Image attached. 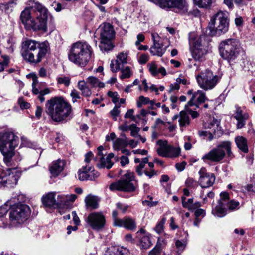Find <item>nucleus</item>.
I'll return each instance as SVG.
<instances>
[{
  "mask_svg": "<svg viewBox=\"0 0 255 255\" xmlns=\"http://www.w3.org/2000/svg\"><path fill=\"white\" fill-rule=\"evenodd\" d=\"M70 96L72 97L73 103H75L77 101V99L81 98L79 92L76 89H73L71 91Z\"/></svg>",
  "mask_w": 255,
  "mask_h": 255,
  "instance_id": "obj_54",
  "label": "nucleus"
},
{
  "mask_svg": "<svg viewBox=\"0 0 255 255\" xmlns=\"http://www.w3.org/2000/svg\"><path fill=\"white\" fill-rule=\"evenodd\" d=\"M109 255H129V251L126 248L114 246L109 248L107 251Z\"/></svg>",
  "mask_w": 255,
  "mask_h": 255,
  "instance_id": "obj_24",
  "label": "nucleus"
},
{
  "mask_svg": "<svg viewBox=\"0 0 255 255\" xmlns=\"http://www.w3.org/2000/svg\"><path fill=\"white\" fill-rule=\"evenodd\" d=\"M235 108L236 110L234 115V117L237 121V129H241L245 125L246 121L248 119L249 115L248 113L243 112L241 107L238 105L235 106Z\"/></svg>",
  "mask_w": 255,
  "mask_h": 255,
  "instance_id": "obj_19",
  "label": "nucleus"
},
{
  "mask_svg": "<svg viewBox=\"0 0 255 255\" xmlns=\"http://www.w3.org/2000/svg\"><path fill=\"white\" fill-rule=\"evenodd\" d=\"M136 183L134 173L128 171L120 180L111 183L109 186V189L111 191L131 192L135 191Z\"/></svg>",
  "mask_w": 255,
  "mask_h": 255,
  "instance_id": "obj_8",
  "label": "nucleus"
},
{
  "mask_svg": "<svg viewBox=\"0 0 255 255\" xmlns=\"http://www.w3.org/2000/svg\"><path fill=\"white\" fill-rule=\"evenodd\" d=\"M127 145L126 141L120 138L117 139L113 143V148L116 150H119L121 148L125 147Z\"/></svg>",
  "mask_w": 255,
  "mask_h": 255,
  "instance_id": "obj_39",
  "label": "nucleus"
},
{
  "mask_svg": "<svg viewBox=\"0 0 255 255\" xmlns=\"http://www.w3.org/2000/svg\"><path fill=\"white\" fill-rule=\"evenodd\" d=\"M57 82L59 84H63L66 86H68L70 83V78L69 77H60L57 78Z\"/></svg>",
  "mask_w": 255,
  "mask_h": 255,
  "instance_id": "obj_51",
  "label": "nucleus"
},
{
  "mask_svg": "<svg viewBox=\"0 0 255 255\" xmlns=\"http://www.w3.org/2000/svg\"><path fill=\"white\" fill-rule=\"evenodd\" d=\"M245 188L250 194L255 195V182L254 184L247 185Z\"/></svg>",
  "mask_w": 255,
  "mask_h": 255,
  "instance_id": "obj_61",
  "label": "nucleus"
},
{
  "mask_svg": "<svg viewBox=\"0 0 255 255\" xmlns=\"http://www.w3.org/2000/svg\"><path fill=\"white\" fill-rule=\"evenodd\" d=\"M99 199L97 196L89 195L85 199L86 206L88 208L95 209L98 207Z\"/></svg>",
  "mask_w": 255,
  "mask_h": 255,
  "instance_id": "obj_28",
  "label": "nucleus"
},
{
  "mask_svg": "<svg viewBox=\"0 0 255 255\" xmlns=\"http://www.w3.org/2000/svg\"><path fill=\"white\" fill-rule=\"evenodd\" d=\"M122 75L120 76L121 79L128 78L131 75L130 69L129 67H126L121 70Z\"/></svg>",
  "mask_w": 255,
  "mask_h": 255,
  "instance_id": "obj_48",
  "label": "nucleus"
},
{
  "mask_svg": "<svg viewBox=\"0 0 255 255\" xmlns=\"http://www.w3.org/2000/svg\"><path fill=\"white\" fill-rule=\"evenodd\" d=\"M9 203V201H7L4 205L0 207V217H3L7 213L9 207L11 206Z\"/></svg>",
  "mask_w": 255,
  "mask_h": 255,
  "instance_id": "obj_45",
  "label": "nucleus"
},
{
  "mask_svg": "<svg viewBox=\"0 0 255 255\" xmlns=\"http://www.w3.org/2000/svg\"><path fill=\"white\" fill-rule=\"evenodd\" d=\"M33 83L32 84V93L35 95H37L40 93V89L38 86V81L36 76H34L32 78Z\"/></svg>",
  "mask_w": 255,
  "mask_h": 255,
  "instance_id": "obj_41",
  "label": "nucleus"
},
{
  "mask_svg": "<svg viewBox=\"0 0 255 255\" xmlns=\"http://www.w3.org/2000/svg\"><path fill=\"white\" fill-rule=\"evenodd\" d=\"M226 203H223L219 200L218 205L216 206L214 210L212 211V213L218 217H222L226 214V209L225 208Z\"/></svg>",
  "mask_w": 255,
  "mask_h": 255,
  "instance_id": "obj_29",
  "label": "nucleus"
},
{
  "mask_svg": "<svg viewBox=\"0 0 255 255\" xmlns=\"http://www.w3.org/2000/svg\"><path fill=\"white\" fill-rule=\"evenodd\" d=\"M114 225L119 227H123L126 229L134 231L136 228V223L134 219L127 216L122 219H116Z\"/></svg>",
  "mask_w": 255,
  "mask_h": 255,
  "instance_id": "obj_18",
  "label": "nucleus"
},
{
  "mask_svg": "<svg viewBox=\"0 0 255 255\" xmlns=\"http://www.w3.org/2000/svg\"><path fill=\"white\" fill-rule=\"evenodd\" d=\"M22 143L21 144L22 146L25 147H27L29 148H32L33 146V144L32 143L30 142L29 140H28L26 138L22 137L21 139Z\"/></svg>",
  "mask_w": 255,
  "mask_h": 255,
  "instance_id": "obj_64",
  "label": "nucleus"
},
{
  "mask_svg": "<svg viewBox=\"0 0 255 255\" xmlns=\"http://www.w3.org/2000/svg\"><path fill=\"white\" fill-rule=\"evenodd\" d=\"M99 30L100 31L99 47L101 50L106 52L111 50L114 47L111 41L115 35L112 25L109 23H104L100 26Z\"/></svg>",
  "mask_w": 255,
  "mask_h": 255,
  "instance_id": "obj_9",
  "label": "nucleus"
},
{
  "mask_svg": "<svg viewBox=\"0 0 255 255\" xmlns=\"http://www.w3.org/2000/svg\"><path fill=\"white\" fill-rule=\"evenodd\" d=\"M20 20L26 29H31L34 19L32 18L30 8H26L21 12Z\"/></svg>",
  "mask_w": 255,
  "mask_h": 255,
  "instance_id": "obj_20",
  "label": "nucleus"
},
{
  "mask_svg": "<svg viewBox=\"0 0 255 255\" xmlns=\"http://www.w3.org/2000/svg\"><path fill=\"white\" fill-rule=\"evenodd\" d=\"M129 129L131 131V135L133 137H136L137 133L139 132L140 129L137 127L135 124H132L129 126Z\"/></svg>",
  "mask_w": 255,
  "mask_h": 255,
  "instance_id": "obj_47",
  "label": "nucleus"
},
{
  "mask_svg": "<svg viewBox=\"0 0 255 255\" xmlns=\"http://www.w3.org/2000/svg\"><path fill=\"white\" fill-rule=\"evenodd\" d=\"M158 154L163 157H169V145L161 146L157 149Z\"/></svg>",
  "mask_w": 255,
  "mask_h": 255,
  "instance_id": "obj_37",
  "label": "nucleus"
},
{
  "mask_svg": "<svg viewBox=\"0 0 255 255\" xmlns=\"http://www.w3.org/2000/svg\"><path fill=\"white\" fill-rule=\"evenodd\" d=\"M3 62H0V72L3 71L7 67L9 62V57L7 55H2Z\"/></svg>",
  "mask_w": 255,
  "mask_h": 255,
  "instance_id": "obj_44",
  "label": "nucleus"
},
{
  "mask_svg": "<svg viewBox=\"0 0 255 255\" xmlns=\"http://www.w3.org/2000/svg\"><path fill=\"white\" fill-rule=\"evenodd\" d=\"M181 150L179 147H174L169 145V157L174 158L180 154Z\"/></svg>",
  "mask_w": 255,
  "mask_h": 255,
  "instance_id": "obj_38",
  "label": "nucleus"
},
{
  "mask_svg": "<svg viewBox=\"0 0 255 255\" xmlns=\"http://www.w3.org/2000/svg\"><path fill=\"white\" fill-rule=\"evenodd\" d=\"M158 68L157 65L154 63H151L149 65V70L153 76L158 74Z\"/></svg>",
  "mask_w": 255,
  "mask_h": 255,
  "instance_id": "obj_62",
  "label": "nucleus"
},
{
  "mask_svg": "<svg viewBox=\"0 0 255 255\" xmlns=\"http://www.w3.org/2000/svg\"><path fill=\"white\" fill-rule=\"evenodd\" d=\"M19 144V138L11 131H5L0 135V151L6 162H9L14 154V149Z\"/></svg>",
  "mask_w": 255,
  "mask_h": 255,
  "instance_id": "obj_3",
  "label": "nucleus"
},
{
  "mask_svg": "<svg viewBox=\"0 0 255 255\" xmlns=\"http://www.w3.org/2000/svg\"><path fill=\"white\" fill-rule=\"evenodd\" d=\"M185 184L187 187L190 188H195L198 186V183L191 178H188L186 180Z\"/></svg>",
  "mask_w": 255,
  "mask_h": 255,
  "instance_id": "obj_56",
  "label": "nucleus"
},
{
  "mask_svg": "<svg viewBox=\"0 0 255 255\" xmlns=\"http://www.w3.org/2000/svg\"><path fill=\"white\" fill-rule=\"evenodd\" d=\"M127 57L128 55L127 53L121 52L117 56L116 63H120V65L122 66L123 64L127 63Z\"/></svg>",
  "mask_w": 255,
  "mask_h": 255,
  "instance_id": "obj_40",
  "label": "nucleus"
},
{
  "mask_svg": "<svg viewBox=\"0 0 255 255\" xmlns=\"http://www.w3.org/2000/svg\"><path fill=\"white\" fill-rule=\"evenodd\" d=\"M92 169V167L89 166H83L78 171V178L81 181L89 180V170Z\"/></svg>",
  "mask_w": 255,
  "mask_h": 255,
  "instance_id": "obj_36",
  "label": "nucleus"
},
{
  "mask_svg": "<svg viewBox=\"0 0 255 255\" xmlns=\"http://www.w3.org/2000/svg\"><path fill=\"white\" fill-rule=\"evenodd\" d=\"M206 128L210 130L211 132L214 134L219 131L221 130V127L219 126V122L214 118H211L208 122L204 125Z\"/></svg>",
  "mask_w": 255,
  "mask_h": 255,
  "instance_id": "obj_25",
  "label": "nucleus"
},
{
  "mask_svg": "<svg viewBox=\"0 0 255 255\" xmlns=\"http://www.w3.org/2000/svg\"><path fill=\"white\" fill-rule=\"evenodd\" d=\"M226 154L230 158L233 157V154L231 151V143L229 141L220 142L216 147L205 154L202 159L204 161L220 162L225 157Z\"/></svg>",
  "mask_w": 255,
  "mask_h": 255,
  "instance_id": "obj_6",
  "label": "nucleus"
},
{
  "mask_svg": "<svg viewBox=\"0 0 255 255\" xmlns=\"http://www.w3.org/2000/svg\"><path fill=\"white\" fill-rule=\"evenodd\" d=\"M31 213L28 206L19 204L12 207L9 213V223L4 224V228L17 227L26 221Z\"/></svg>",
  "mask_w": 255,
  "mask_h": 255,
  "instance_id": "obj_7",
  "label": "nucleus"
},
{
  "mask_svg": "<svg viewBox=\"0 0 255 255\" xmlns=\"http://www.w3.org/2000/svg\"><path fill=\"white\" fill-rule=\"evenodd\" d=\"M175 246L179 251H182L185 249L186 244L185 242L178 240L175 242Z\"/></svg>",
  "mask_w": 255,
  "mask_h": 255,
  "instance_id": "obj_63",
  "label": "nucleus"
},
{
  "mask_svg": "<svg viewBox=\"0 0 255 255\" xmlns=\"http://www.w3.org/2000/svg\"><path fill=\"white\" fill-rule=\"evenodd\" d=\"M151 245L149 238L148 237H144L141 240V246L144 249L149 248Z\"/></svg>",
  "mask_w": 255,
  "mask_h": 255,
  "instance_id": "obj_52",
  "label": "nucleus"
},
{
  "mask_svg": "<svg viewBox=\"0 0 255 255\" xmlns=\"http://www.w3.org/2000/svg\"><path fill=\"white\" fill-rule=\"evenodd\" d=\"M196 79L199 87L207 91L212 90L216 86L220 79V77L214 75L211 70L206 69L197 74Z\"/></svg>",
  "mask_w": 255,
  "mask_h": 255,
  "instance_id": "obj_10",
  "label": "nucleus"
},
{
  "mask_svg": "<svg viewBox=\"0 0 255 255\" xmlns=\"http://www.w3.org/2000/svg\"><path fill=\"white\" fill-rule=\"evenodd\" d=\"M229 19L226 11H219L211 18L208 27L212 36H220L226 33L229 29Z\"/></svg>",
  "mask_w": 255,
  "mask_h": 255,
  "instance_id": "obj_5",
  "label": "nucleus"
},
{
  "mask_svg": "<svg viewBox=\"0 0 255 255\" xmlns=\"http://www.w3.org/2000/svg\"><path fill=\"white\" fill-rule=\"evenodd\" d=\"M46 113L57 122L66 120L72 113V106L62 97H55L47 101Z\"/></svg>",
  "mask_w": 255,
  "mask_h": 255,
  "instance_id": "obj_1",
  "label": "nucleus"
},
{
  "mask_svg": "<svg viewBox=\"0 0 255 255\" xmlns=\"http://www.w3.org/2000/svg\"><path fill=\"white\" fill-rule=\"evenodd\" d=\"M55 192H50L44 196L42 198L43 204L47 207L56 206V200L55 199Z\"/></svg>",
  "mask_w": 255,
  "mask_h": 255,
  "instance_id": "obj_31",
  "label": "nucleus"
},
{
  "mask_svg": "<svg viewBox=\"0 0 255 255\" xmlns=\"http://www.w3.org/2000/svg\"><path fill=\"white\" fill-rule=\"evenodd\" d=\"M49 49V44L48 41H45L41 42V46L36 49L35 51L31 52L33 54V59L31 60L27 57H24V59L31 63H38L40 62L42 59L45 57L46 54Z\"/></svg>",
  "mask_w": 255,
  "mask_h": 255,
  "instance_id": "obj_15",
  "label": "nucleus"
},
{
  "mask_svg": "<svg viewBox=\"0 0 255 255\" xmlns=\"http://www.w3.org/2000/svg\"><path fill=\"white\" fill-rule=\"evenodd\" d=\"M67 197L65 195H60L57 196L56 200V206L59 207L61 205L67 204Z\"/></svg>",
  "mask_w": 255,
  "mask_h": 255,
  "instance_id": "obj_42",
  "label": "nucleus"
},
{
  "mask_svg": "<svg viewBox=\"0 0 255 255\" xmlns=\"http://www.w3.org/2000/svg\"><path fill=\"white\" fill-rule=\"evenodd\" d=\"M16 3L13 0L10 1L6 3H2L0 4V9L1 11L4 12L7 14L11 13L13 10L15 6H16Z\"/></svg>",
  "mask_w": 255,
  "mask_h": 255,
  "instance_id": "obj_35",
  "label": "nucleus"
},
{
  "mask_svg": "<svg viewBox=\"0 0 255 255\" xmlns=\"http://www.w3.org/2000/svg\"><path fill=\"white\" fill-rule=\"evenodd\" d=\"M65 162L58 159L54 161L49 167V171L53 177L57 176L64 169Z\"/></svg>",
  "mask_w": 255,
  "mask_h": 255,
  "instance_id": "obj_23",
  "label": "nucleus"
},
{
  "mask_svg": "<svg viewBox=\"0 0 255 255\" xmlns=\"http://www.w3.org/2000/svg\"><path fill=\"white\" fill-rule=\"evenodd\" d=\"M189 106H190L188 105V103L185 106V110L188 113L187 114H190L193 119L197 118L199 116V113L189 109Z\"/></svg>",
  "mask_w": 255,
  "mask_h": 255,
  "instance_id": "obj_57",
  "label": "nucleus"
},
{
  "mask_svg": "<svg viewBox=\"0 0 255 255\" xmlns=\"http://www.w3.org/2000/svg\"><path fill=\"white\" fill-rule=\"evenodd\" d=\"M105 222L104 216L99 212L91 213L87 218V222L92 228L98 231L104 227Z\"/></svg>",
  "mask_w": 255,
  "mask_h": 255,
  "instance_id": "obj_16",
  "label": "nucleus"
},
{
  "mask_svg": "<svg viewBox=\"0 0 255 255\" xmlns=\"http://www.w3.org/2000/svg\"><path fill=\"white\" fill-rule=\"evenodd\" d=\"M20 173L15 169H9L0 175V187H13L18 182Z\"/></svg>",
  "mask_w": 255,
  "mask_h": 255,
  "instance_id": "obj_13",
  "label": "nucleus"
},
{
  "mask_svg": "<svg viewBox=\"0 0 255 255\" xmlns=\"http://www.w3.org/2000/svg\"><path fill=\"white\" fill-rule=\"evenodd\" d=\"M219 50L221 57L230 63L244 52L239 42L233 38L222 41L219 44Z\"/></svg>",
  "mask_w": 255,
  "mask_h": 255,
  "instance_id": "obj_4",
  "label": "nucleus"
},
{
  "mask_svg": "<svg viewBox=\"0 0 255 255\" xmlns=\"http://www.w3.org/2000/svg\"><path fill=\"white\" fill-rule=\"evenodd\" d=\"M166 219L163 217L161 220L157 223L156 227L154 228L155 231L158 233H161L164 229V225L166 222Z\"/></svg>",
  "mask_w": 255,
  "mask_h": 255,
  "instance_id": "obj_43",
  "label": "nucleus"
},
{
  "mask_svg": "<svg viewBox=\"0 0 255 255\" xmlns=\"http://www.w3.org/2000/svg\"><path fill=\"white\" fill-rule=\"evenodd\" d=\"M235 143L238 148L242 152L247 153L248 147L246 139L243 136H237L235 139Z\"/></svg>",
  "mask_w": 255,
  "mask_h": 255,
  "instance_id": "obj_32",
  "label": "nucleus"
},
{
  "mask_svg": "<svg viewBox=\"0 0 255 255\" xmlns=\"http://www.w3.org/2000/svg\"><path fill=\"white\" fill-rule=\"evenodd\" d=\"M163 45L159 42L153 43V45L150 48V52L153 55L162 56L166 51V49L163 47Z\"/></svg>",
  "mask_w": 255,
  "mask_h": 255,
  "instance_id": "obj_27",
  "label": "nucleus"
},
{
  "mask_svg": "<svg viewBox=\"0 0 255 255\" xmlns=\"http://www.w3.org/2000/svg\"><path fill=\"white\" fill-rule=\"evenodd\" d=\"M166 244L167 242L165 239L162 238H159L155 247L161 251V250L166 246Z\"/></svg>",
  "mask_w": 255,
  "mask_h": 255,
  "instance_id": "obj_49",
  "label": "nucleus"
},
{
  "mask_svg": "<svg viewBox=\"0 0 255 255\" xmlns=\"http://www.w3.org/2000/svg\"><path fill=\"white\" fill-rule=\"evenodd\" d=\"M189 44L191 48L192 57L196 61H203L207 53V50L202 43V37H192L190 35Z\"/></svg>",
  "mask_w": 255,
  "mask_h": 255,
  "instance_id": "obj_11",
  "label": "nucleus"
},
{
  "mask_svg": "<svg viewBox=\"0 0 255 255\" xmlns=\"http://www.w3.org/2000/svg\"><path fill=\"white\" fill-rule=\"evenodd\" d=\"M149 99L148 97H145L143 96H140L137 101V106L141 108L142 105L148 104Z\"/></svg>",
  "mask_w": 255,
  "mask_h": 255,
  "instance_id": "obj_46",
  "label": "nucleus"
},
{
  "mask_svg": "<svg viewBox=\"0 0 255 255\" xmlns=\"http://www.w3.org/2000/svg\"><path fill=\"white\" fill-rule=\"evenodd\" d=\"M92 49L86 42H77L73 44L68 52L69 60L80 67H85L92 54Z\"/></svg>",
  "mask_w": 255,
  "mask_h": 255,
  "instance_id": "obj_2",
  "label": "nucleus"
},
{
  "mask_svg": "<svg viewBox=\"0 0 255 255\" xmlns=\"http://www.w3.org/2000/svg\"><path fill=\"white\" fill-rule=\"evenodd\" d=\"M77 87L81 91L82 94L85 97H90L92 94V91L89 87L88 83L84 80L79 81Z\"/></svg>",
  "mask_w": 255,
  "mask_h": 255,
  "instance_id": "obj_30",
  "label": "nucleus"
},
{
  "mask_svg": "<svg viewBox=\"0 0 255 255\" xmlns=\"http://www.w3.org/2000/svg\"><path fill=\"white\" fill-rule=\"evenodd\" d=\"M47 17V14L38 15L37 21H39V24H38L34 19L31 29L34 31L41 30L46 32Z\"/></svg>",
  "mask_w": 255,
  "mask_h": 255,
  "instance_id": "obj_21",
  "label": "nucleus"
},
{
  "mask_svg": "<svg viewBox=\"0 0 255 255\" xmlns=\"http://www.w3.org/2000/svg\"><path fill=\"white\" fill-rule=\"evenodd\" d=\"M195 99L198 103H203L209 100L206 96L205 93L203 91L199 90L193 94V96L188 102V105L189 106L195 105L196 107L199 108L198 104L195 103Z\"/></svg>",
  "mask_w": 255,
  "mask_h": 255,
  "instance_id": "obj_22",
  "label": "nucleus"
},
{
  "mask_svg": "<svg viewBox=\"0 0 255 255\" xmlns=\"http://www.w3.org/2000/svg\"><path fill=\"white\" fill-rule=\"evenodd\" d=\"M110 67L113 72H116L122 68V66L120 65V63H116L115 60L111 61Z\"/></svg>",
  "mask_w": 255,
  "mask_h": 255,
  "instance_id": "obj_58",
  "label": "nucleus"
},
{
  "mask_svg": "<svg viewBox=\"0 0 255 255\" xmlns=\"http://www.w3.org/2000/svg\"><path fill=\"white\" fill-rule=\"evenodd\" d=\"M108 95L112 98V101L113 103L117 104V103L119 101V96L117 92L109 91Z\"/></svg>",
  "mask_w": 255,
  "mask_h": 255,
  "instance_id": "obj_55",
  "label": "nucleus"
},
{
  "mask_svg": "<svg viewBox=\"0 0 255 255\" xmlns=\"http://www.w3.org/2000/svg\"><path fill=\"white\" fill-rule=\"evenodd\" d=\"M200 177L198 183L200 186L208 188L211 186L215 182V177L213 174L207 173L205 168H202L199 171Z\"/></svg>",
  "mask_w": 255,
  "mask_h": 255,
  "instance_id": "obj_17",
  "label": "nucleus"
},
{
  "mask_svg": "<svg viewBox=\"0 0 255 255\" xmlns=\"http://www.w3.org/2000/svg\"><path fill=\"white\" fill-rule=\"evenodd\" d=\"M41 42L37 41L27 39L22 42L21 44V54L23 58L27 57L30 60H33V54L31 52H36V49L41 46Z\"/></svg>",
  "mask_w": 255,
  "mask_h": 255,
  "instance_id": "obj_14",
  "label": "nucleus"
},
{
  "mask_svg": "<svg viewBox=\"0 0 255 255\" xmlns=\"http://www.w3.org/2000/svg\"><path fill=\"white\" fill-rule=\"evenodd\" d=\"M120 107V104H117L110 112L112 116L115 120H117V117L120 113V110L118 109Z\"/></svg>",
  "mask_w": 255,
  "mask_h": 255,
  "instance_id": "obj_59",
  "label": "nucleus"
},
{
  "mask_svg": "<svg viewBox=\"0 0 255 255\" xmlns=\"http://www.w3.org/2000/svg\"><path fill=\"white\" fill-rule=\"evenodd\" d=\"M114 157V154L112 153H109L106 158L104 156L99 160L100 163L97 164V167L100 169L104 168L110 169L114 164L111 161Z\"/></svg>",
  "mask_w": 255,
  "mask_h": 255,
  "instance_id": "obj_26",
  "label": "nucleus"
},
{
  "mask_svg": "<svg viewBox=\"0 0 255 255\" xmlns=\"http://www.w3.org/2000/svg\"><path fill=\"white\" fill-rule=\"evenodd\" d=\"M99 176V173L95 170H89V180H94L98 178Z\"/></svg>",
  "mask_w": 255,
  "mask_h": 255,
  "instance_id": "obj_60",
  "label": "nucleus"
},
{
  "mask_svg": "<svg viewBox=\"0 0 255 255\" xmlns=\"http://www.w3.org/2000/svg\"><path fill=\"white\" fill-rule=\"evenodd\" d=\"M240 203L238 201H236L234 200H231L228 203V207L229 209L233 210L235 209H238L239 208Z\"/></svg>",
  "mask_w": 255,
  "mask_h": 255,
  "instance_id": "obj_53",
  "label": "nucleus"
},
{
  "mask_svg": "<svg viewBox=\"0 0 255 255\" xmlns=\"http://www.w3.org/2000/svg\"><path fill=\"white\" fill-rule=\"evenodd\" d=\"M162 8H173L176 12H185L188 5L185 0H150Z\"/></svg>",
  "mask_w": 255,
  "mask_h": 255,
  "instance_id": "obj_12",
  "label": "nucleus"
},
{
  "mask_svg": "<svg viewBox=\"0 0 255 255\" xmlns=\"http://www.w3.org/2000/svg\"><path fill=\"white\" fill-rule=\"evenodd\" d=\"M29 5H30L32 8H34L39 12L40 15L47 14V9L39 2L36 1L35 0H29Z\"/></svg>",
  "mask_w": 255,
  "mask_h": 255,
  "instance_id": "obj_34",
  "label": "nucleus"
},
{
  "mask_svg": "<svg viewBox=\"0 0 255 255\" xmlns=\"http://www.w3.org/2000/svg\"><path fill=\"white\" fill-rule=\"evenodd\" d=\"M179 124L181 128L186 127L190 125V118L185 111H181L179 113Z\"/></svg>",
  "mask_w": 255,
  "mask_h": 255,
  "instance_id": "obj_33",
  "label": "nucleus"
},
{
  "mask_svg": "<svg viewBox=\"0 0 255 255\" xmlns=\"http://www.w3.org/2000/svg\"><path fill=\"white\" fill-rule=\"evenodd\" d=\"M88 84L91 85L92 87H97L99 84V80L97 78L93 76H90L87 79Z\"/></svg>",
  "mask_w": 255,
  "mask_h": 255,
  "instance_id": "obj_50",
  "label": "nucleus"
}]
</instances>
